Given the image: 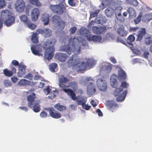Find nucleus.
Listing matches in <instances>:
<instances>
[{
  "label": "nucleus",
  "instance_id": "f257e3e1",
  "mask_svg": "<svg viewBox=\"0 0 152 152\" xmlns=\"http://www.w3.org/2000/svg\"><path fill=\"white\" fill-rule=\"evenodd\" d=\"M80 50L79 41L75 37L69 39L67 45H62L60 48V50L66 52L69 55L72 52H74L75 54L72 55L68 61L67 65L77 71H84L88 66L92 67L94 64V61L92 59H88L86 62L80 61V59L77 55L80 53Z\"/></svg>",
  "mask_w": 152,
  "mask_h": 152
},
{
  "label": "nucleus",
  "instance_id": "f03ea898",
  "mask_svg": "<svg viewBox=\"0 0 152 152\" xmlns=\"http://www.w3.org/2000/svg\"><path fill=\"white\" fill-rule=\"evenodd\" d=\"M58 82L59 87L68 96H70L71 98L75 99L74 98L75 97V94L71 89L68 88L70 87L73 89L76 88L77 86V83L75 82H71L69 83L67 86L66 84L69 82V80L63 75L59 79Z\"/></svg>",
  "mask_w": 152,
  "mask_h": 152
},
{
  "label": "nucleus",
  "instance_id": "7ed1b4c3",
  "mask_svg": "<svg viewBox=\"0 0 152 152\" xmlns=\"http://www.w3.org/2000/svg\"><path fill=\"white\" fill-rule=\"evenodd\" d=\"M56 42V39L51 38L43 44V48L45 50L44 57L48 60H51L54 55V53L55 51L54 45Z\"/></svg>",
  "mask_w": 152,
  "mask_h": 152
},
{
  "label": "nucleus",
  "instance_id": "20e7f679",
  "mask_svg": "<svg viewBox=\"0 0 152 152\" xmlns=\"http://www.w3.org/2000/svg\"><path fill=\"white\" fill-rule=\"evenodd\" d=\"M129 86L128 83L123 81L122 82L120 88H116L114 91L113 94L115 96H118L116 98L117 102H121L124 101L127 94V91L125 90L121 94L120 93L123 91V89H127Z\"/></svg>",
  "mask_w": 152,
  "mask_h": 152
},
{
  "label": "nucleus",
  "instance_id": "39448f33",
  "mask_svg": "<svg viewBox=\"0 0 152 152\" xmlns=\"http://www.w3.org/2000/svg\"><path fill=\"white\" fill-rule=\"evenodd\" d=\"M36 96L34 93H33L31 94L28 96L27 97V106L35 112L38 113L40 110V106L39 101L36 100Z\"/></svg>",
  "mask_w": 152,
  "mask_h": 152
},
{
  "label": "nucleus",
  "instance_id": "423d86ee",
  "mask_svg": "<svg viewBox=\"0 0 152 152\" xmlns=\"http://www.w3.org/2000/svg\"><path fill=\"white\" fill-rule=\"evenodd\" d=\"M50 7L53 12L58 15H62L66 9L65 5L62 3L56 5L50 4Z\"/></svg>",
  "mask_w": 152,
  "mask_h": 152
},
{
  "label": "nucleus",
  "instance_id": "0eeeda50",
  "mask_svg": "<svg viewBox=\"0 0 152 152\" xmlns=\"http://www.w3.org/2000/svg\"><path fill=\"white\" fill-rule=\"evenodd\" d=\"M52 21L53 22L56 23L59 29L61 30L64 29L65 26V22L62 20L60 17L58 15H54L52 17Z\"/></svg>",
  "mask_w": 152,
  "mask_h": 152
},
{
  "label": "nucleus",
  "instance_id": "6e6552de",
  "mask_svg": "<svg viewBox=\"0 0 152 152\" xmlns=\"http://www.w3.org/2000/svg\"><path fill=\"white\" fill-rule=\"evenodd\" d=\"M26 6L25 2L23 0H17L15 4L16 11L19 13L22 12L24 10Z\"/></svg>",
  "mask_w": 152,
  "mask_h": 152
},
{
  "label": "nucleus",
  "instance_id": "1a4fd4ad",
  "mask_svg": "<svg viewBox=\"0 0 152 152\" xmlns=\"http://www.w3.org/2000/svg\"><path fill=\"white\" fill-rule=\"evenodd\" d=\"M36 32L38 34H41L45 38L49 37L52 34L51 31L48 28L37 29L36 30Z\"/></svg>",
  "mask_w": 152,
  "mask_h": 152
},
{
  "label": "nucleus",
  "instance_id": "9d476101",
  "mask_svg": "<svg viewBox=\"0 0 152 152\" xmlns=\"http://www.w3.org/2000/svg\"><path fill=\"white\" fill-rule=\"evenodd\" d=\"M96 85L98 88L102 91H105L107 88L106 82L102 78L98 79L96 81Z\"/></svg>",
  "mask_w": 152,
  "mask_h": 152
},
{
  "label": "nucleus",
  "instance_id": "9b49d317",
  "mask_svg": "<svg viewBox=\"0 0 152 152\" xmlns=\"http://www.w3.org/2000/svg\"><path fill=\"white\" fill-rule=\"evenodd\" d=\"M47 110L49 112L50 116L53 118L58 119L61 117V113L55 110L53 107L49 108Z\"/></svg>",
  "mask_w": 152,
  "mask_h": 152
},
{
  "label": "nucleus",
  "instance_id": "f8f14e48",
  "mask_svg": "<svg viewBox=\"0 0 152 152\" xmlns=\"http://www.w3.org/2000/svg\"><path fill=\"white\" fill-rule=\"evenodd\" d=\"M75 99H72L74 100H76V102L77 103V105H81L82 107H83V105L85 104L87 102V100L86 98L84 97L83 96H76L75 95V97L74 98Z\"/></svg>",
  "mask_w": 152,
  "mask_h": 152
},
{
  "label": "nucleus",
  "instance_id": "ddd939ff",
  "mask_svg": "<svg viewBox=\"0 0 152 152\" xmlns=\"http://www.w3.org/2000/svg\"><path fill=\"white\" fill-rule=\"evenodd\" d=\"M31 50L34 55L39 56L42 55L40 53L42 51L41 46L39 45H34L31 47Z\"/></svg>",
  "mask_w": 152,
  "mask_h": 152
},
{
  "label": "nucleus",
  "instance_id": "4468645a",
  "mask_svg": "<svg viewBox=\"0 0 152 152\" xmlns=\"http://www.w3.org/2000/svg\"><path fill=\"white\" fill-rule=\"evenodd\" d=\"M86 37L89 41H93L96 42H99L102 39L101 37L98 35H93L91 36V34H89L86 35Z\"/></svg>",
  "mask_w": 152,
  "mask_h": 152
},
{
  "label": "nucleus",
  "instance_id": "2eb2a0df",
  "mask_svg": "<svg viewBox=\"0 0 152 152\" xmlns=\"http://www.w3.org/2000/svg\"><path fill=\"white\" fill-rule=\"evenodd\" d=\"M10 67L11 71L7 69H5L3 70L4 74L8 77H10L13 75L14 73H16V69L13 65H11Z\"/></svg>",
  "mask_w": 152,
  "mask_h": 152
},
{
  "label": "nucleus",
  "instance_id": "dca6fc26",
  "mask_svg": "<svg viewBox=\"0 0 152 152\" xmlns=\"http://www.w3.org/2000/svg\"><path fill=\"white\" fill-rule=\"evenodd\" d=\"M39 15V9L37 8H34L31 13V16L32 20L35 21L37 20L38 19Z\"/></svg>",
  "mask_w": 152,
  "mask_h": 152
},
{
  "label": "nucleus",
  "instance_id": "f3484780",
  "mask_svg": "<svg viewBox=\"0 0 152 152\" xmlns=\"http://www.w3.org/2000/svg\"><path fill=\"white\" fill-rule=\"evenodd\" d=\"M92 30L94 33L97 34H100L106 30V28L104 26H100L99 27L93 26L92 28Z\"/></svg>",
  "mask_w": 152,
  "mask_h": 152
},
{
  "label": "nucleus",
  "instance_id": "a211bd4d",
  "mask_svg": "<svg viewBox=\"0 0 152 152\" xmlns=\"http://www.w3.org/2000/svg\"><path fill=\"white\" fill-rule=\"evenodd\" d=\"M95 86L93 82H90L87 87V91L88 94L92 95L96 92Z\"/></svg>",
  "mask_w": 152,
  "mask_h": 152
},
{
  "label": "nucleus",
  "instance_id": "6ab92c4d",
  "mask_svg": "<svg viewBox=\"0 0 152 152\" xmlns=\"http://www.w3.org/2000/svg\"><path fill=\"white\" fill-rule=\"evenodd\" d=\"M4 21V24L7 26H10L12 25L15 22V18L12 15L6 18Z\"/></svg>",
  "mask_w": 152,
  "mask_h": 152
},
{
  "label": "nucleus",
  "instance_id": "aec40b11",
  "mask_svg": "<svg viewBox=\"0 0 152 152\" xmlns=\"http://www.w3.org/2000/svg\"><path fill=\"white\" fill-rule=\"evenodd\" d=\"M26 67V66L24 65H19L18 72L17 74L18 77H22L25 75L26 73L25 68Z\"/></svg>",
  "mask_w": 152,
  "mask_h": 152
},
{
  "label": "nucleus",
  "instance_id": "412c9836",
  "mask_svg": "<svg viewBox=\"0 0 152 152\" xmlns=\"http://www.w3.org/2000/svg\"><path fill=\"white\" fill-rule=\"evenodd\" d=\"M135 39V37L133 35H130L128 37L126 40L127 44L130 46V48L132 50H133L134 49L133 44L132 42H134Z\"/></svg>",
  "mask_w": 152,
  "mask_h": 152
},
{
  "label": "nucleus",
  "instance_id": "4be33fe9",
  "mask_svg": "<svg viewBox=\"0 0 152 152\" xmlns=\"http://www.w3.org/2000/svg\"><path fill=\"white\" fill-rule=\"evenodd\" d=\"M68 57V56L66 53H57L55 55V57L57 58L62 62L65 61Z\"/></svg>",
  "mask_w": 152,
  "mask_h": 152
},
{
  "label": "nucleus",
  "instance_id": "5701e85b",
  "mask_svg": "<svg viewBox=\"0 0 152 152\" xmlns=\"http://www.w3.org/2000/svg\"><path fill=\"white\" fill-rule=\"evenodd\" d=\"M146 33V32L145 29L144 28H141L140 30L138 32L136 40L138 41H141Z\"/></svg>",
  "mask_w": 152,
  "mask_h": 152
},
{
  "label": "nucleus",
  "instance_id": "b1692460",
  "mask_svg": "<svg viewBox=\"0 0 152 152\" xmlns=\"http://www.w3.org/2000/svg\"><path fill=\"white\" fill-rule=\"evenodd\" d=\"M110 82L111 86L113 88H116L118 86V83L117 80V75L113 74L110 78Z\"/></svg>",
  "mask_w": 152,
  "mask_h": 152
},
{
  "label": "nucleus",
  "instance_id": "393cba45",
  "mask_svg": "<svg viewBox=\"0 0 152 152\" xmlns=\"http://www.w3.org/2000/svg\"><path fill=\"white\" fill-rule=\"evenodd\" d=\"M118 33L121 37H125L127 35L128 32L125 29L124 27L122 25L118 29Z\"/></svg>",
  "mask_w": 152,
  "mask_h": 152
},
{
  "label": "nucleus",
  "instance_id": "a878e982",
  "mask_svg": "<svg viewBox=\"0 0 152 152\" xmlns=\"http://www.w3.org/2000/svg\"><path fill=\"white\" fill-rule=\"evenodd\" d=\"M107 105L108 109H110L112 112H113L114 110L111 109H113L114 110L117 106L116 102L113 100L108 101L107 102Z\"/></svg>",
  "mask_w": 152,
  "mask_h": 152
},
{
  "label": "nucleus",
  "instance_id": "bb28decb",
  "mask_svg": "<svg viewBox=\"0 0 152 152\" xmlns=\"http://www.w3.org/2000/svg\"><path fill=\"white\" fill-rule=\"evenodd\" d=\"M11 12L8 10H5L2 11L1 16L2 19L6 18L11 15Z\"/></svg>",
  "mask_w": 152,
  "mask_h": 152
},
{
  "label": "nucleus",
  "instance_id": "cd10ccee",
  "mask_svg": "<svg viewBox=\"0 0 152 152\" xmlns=\"http://www.w3.org/2000/svg\"><path fill=\"white\" fill-rule=\"evenodd\" d=\"M118 77L120 80H124L126 78V75L125 72L122 69H120L118 72Z\"/></svg>",
  "mask_w": 152,
  "mask_h": 152
},
{
  "label": "nucleus",
  "instance_id": "c85d7f7f",
  "mask_svg": "<svg viewBox=\"0 0 152 152\" xmlns=\"http://www.w3.org/2000/svg\"><path fill=\"white\" fill-rule=\"evenodd\" d=\"M41 20L44 22V25L48 24L49 20V15L47 13L43 14L42 15Z\"/></svg>",
  "mask_w": 152,
  "mask_h": 152
},
{
  "label": "nucleus",
  "instance_id": "c756f323",
  "mask_svg": "<svg viewBox=\"0 0 152 152\" xmlns=\"http://www.w3.org/2000/svg\"><path fill=\"white\" fill-rule=\"evenodd\" d=\"M127 12L129 15V17L131 18H135L136 15V13L134 9L132 7H129L127 10Z\"/></svg>",
  "mask_w": 152,
  "mask_h": 152
},
{
  "label": "nucleus",
  "instance_id": "7c9ffc66",
  "mask_svg": "<svg viewBox=\"0 0 152 152\" xmlns=\"http://www.w3.org/2000/svg\"><path fill=\"white\" fill-rule=\"evenodd\" d=\"M54 108L60 112H62L66 110V107L64 106L61 105L60 103H57L54 105Z\"/></svg>",
  "mask_w": 152,
  "mask_h": 152
},
{
  "label": "nucleus",
  "instance_id": "2f4dec72",
  "mask_svg": "<svg viewBox=\"0 0 152 152\" xmlns=\"http://www.w3.org/2000/svg\"><path fill=\"white\" fill-rule=\"evenodd\" d=\"M123 9V8L121 6H118L116 7L115 9V13L116 17L118 16H122L121 15V12Z\"/></svg>",
  "mask_w": 152,
  "mask_h": 152
},
{
  "label": "nucleus",
  "instance_id": "473e14b6",
  "mask_svg": "<svg viewBox=\"0 0 152 152\" xmlns=\"http://www.w3.org/2000/svg\"><path fill=\"white\" fill-rule=\"evenodd\" d=\"M145 44L147 45H149L152 44V35L147 37L144 39Z\"/></svg>",
  "mask_w": 152,
  "mask_h": 152
},
{
  "label": "nucleus",
  "instance_id": "72a5a7b5",
  "mask_svg": "<svg viewBox=\"0 0 152 152\" xmlns=\"http://www.w3.org/2000/svg\"><path fill=\"white\" fill-rule=\"evenodd\" d=\"M30 83V81L25 79H21L18 82V85L20 86L29 85Z\"/></svg>",
  "mask_w": 152,
  "mask_h": 152
},
{
  "label": "nucleus",
  "instance_id": "f704fd0d",
  "mask_svg": "<svg viewBox=\"0 0 152 152\" xmlns=\"http://www.w3.org/2000/svg\"><path fill=\"white\" fill-rule=\"evenodd\" d=\"M20 18L21 21L23 22L26 25L30 20L27 16L25 15H21Z\"/></svg>",
  "mask_w": 152,
  "mask_h": 152
},
{
  "label": "nucleus",
  "instance_id": "c9c22d12",
  "mask_svg": "<svg viewBox=\"0 0 152 152\" xmlns=\"http://www.w3.org/2000/svg\"><path fill=\"white\" fill-rule=\"evenodd\" d=\"M38 33L36 32V33H34L31 37V40L33 43L37 44L38 42V39L37 36Z\"/></svg>",
  "mask_w": 152,
  "mask_h": 152
},
{
  "label": "nucleus",
  "instance_id": "e433bc0d",
  "mask_svg": "<svg viewBox=\"0 0 152 152\" xmlns=\"http://www.w3.org/2000/svg\"><path fill=\"white\" fill-rule=\"evenodd\" d=\"M25 25H26L28 28L31 30L34 29L37 27V26L31 23L29 20Z\"/></svg>",
  "mask_w": 152,
  "mask_h": 152
},
{
  "label": "nucleus",
  "instance_id": "4c0bfd02",
  "mask_svg": "<svg viewBox=\"0 0 152 152\" xmlns=\"http://www.w3.org/2000/svg\"><path fill=\"white\" fill-rule=\"evenodd\" d=\"M105 13L107 16L109 17L112 16L113 14L112 10L110 8H107L105 10Z\"/></svg>",
  "mask_w": 152,
  "mask_h": 152
},
{
  "label": "nucleus",
  "instance_id": "58836bf2",
  "mask_svg": "<svg viewBox=\"0 0 152 152\" xmlns=\"http://www.w3.org/2000/svg\"><path fill=\"white\" fill-rule=\"evenodd\" d=\"M29 1L31 4L37 7L40 6L41 5V3L38 0H29Z\"/></svg>",
  "mask_w": 152,
  "mask_h": 152
},
{
  "label": "nucleus",
  "instance_id": "ea45409f",
  "mask_svg": "<svg viewBox=\"0 0 152 152\" xmlns=\"http://www.w3.org/2000/svg\"><path fill=\"white\" fill-rule=\"evenodd\" d=\"M57 66V64L56 63H53L50 65L49 68L50 70L53 72H55V69Z\"/></svg>",
  "mask_w": 152,
  "mask_h": 152
},
{
  "label": "nucleus",
  "instance_id": "a19ab883",
  "mask_svg": "<svg viewBox=\"0 0 152 152\" xmlns=\"http://www.w3.org/2000/svg\"><path fill=\"white\" fill-rule=\"evenodd\" d=\"M57 93V92L56 91H54L50 93L48 97L51 99H53L56 96Z\"/></svg>",
  "mask_w": 152,
  "mask_h": 152
},
{
  "label": "nucleus",
  "instance_id": "79ce46f5",
  "mask_svg": "<svg viewBox=\"0 0 152 152\" xmlns=\"http://www.w3.org/2000/svg\"><path fill=\"white\" fill-rule=\"evenodd\" d=\"M4 85L6 87H9L12 85V83L8 80H5L4 81Z\"/></svg>",
  "mask_w": 152,
  "mask_h": 152
},
{
  "label": "nucleus",
  "instance_id": "37998d69",
  "mask_svg": "<svg viewBox=\"0 0 152 152\" xmlns=\"http://www.w3.org/2000/svg\"><path fill=\"white\" fill-rule=\"evenodd\" d=\"M51 89L50 88L49 86H47L44 89L43 91L44 93L47 95L50 93L51 91Z\"/></svg>",
  "mask_w": 152,
  "mask_h": 152
},
{
  "label": "nucleus",
  "instance_id": "c03bdc74",
  "mask_svg": "<svg viewBox=\"0 0 152 152\" xmlns=\"http://www.w3.org/2000/svg\"><path fill=\"white\" fill-rule=\"evenodd\" d=\"M6 5V3L4 0H0V9H2Z\"/></svg>",
  "mask_w": 152,
  "mask_h": 152
},
{
  "label": "nucleus",
  "instance_id": "a18cd8bd",
  "mask_svg": "<svg viewBox=\"0 0 152 152\" xmlns=\"http://www.w3.org/2000/svg\"><path fill=\"white\" fill-rule=\"evenodd\" d=\"M115 0H105V2L107 5L110 6L113 4H115Z\"/></svg>",
  "mask_w": 152,
  "mask_h": 152
},
{
  "label": "nucleus",
  "instance_id": "49530a36",
  "mask_svg": "<svg viewBox=\"0 0 152 152\" xmlns=\"http://www.w3.org/2000/svg\"><path fill=\"white\" fill-rule=\"evenodd\" d=\"M129 2L131 4L134 6H137L138 4L137 0H129Z\"/></svg>",
  "mask_w": 152,
  "mask_h": 152
},
{
  "label": "nucleus",
  "instance_id": "de8ad7c7",
  "mask_svg": "<svg viewBox=\"0 0 152 152\" xmlns=\"http://www.w3.org/2000/svg\"><path fill=\"white\" fill-rule=\"evenodd\" d=\"M112 65L111 64H109L106 66L105 67V70H107L108 72H110L112 69Z\"/></svg>",
  "mask_w": 152,
  "mask_h": 152
},
{
  "label": "nucleus",
  "instance_id": "09e8293b",
  "mask_svg": "<svg viewBox=\"0 0 152 152\" xmlns=\"http://www.w3.org/2000/svg\"><path fill=\"white\" fill-rule=\"evenodd\" d=\"M40 115L41 117L42 118H45L47 117L48 114L46 112L43 111L40 113Z\"/></svg>",
  "mask_w": 152,
  "mask_h": 152
},
{
  "label": "nucleus",
  "instance_id": "8fccbe9b",
  "mask_svg": "<svg viewBox=\"0 0 152 152\" xmlns=\"http://www.w3.org/2000/svg\"><path fill=\"white\" fill-rule=\"evenodd\" d=\"M141 20V17L140 16H138L137 18H136L134 20V21L136 24L139 23Z\"/></svg>",
  "mask_w": 152,
  "mask_h": 152
},
{
  "label": "nucleus",
  "instance_id": "3c124183",
  "mask_svg": "<svg viewBox=\"0 0 152 152\" xmlns=\"http://www.w3.org/2000/svg\"><path fill=\"white\" fill-rule=\"evenodd\" d=\"M77 30V28L76 27H73L70 29V31L71 34H74L75 32Z\"/></svg>",
  "mask_w": 152,
  "mask_h": 152
},
{
  "label": "nucleus",
  "instance_id": "603ef678",
  "mask_svg": "<svg viewBox=\"0 0 152 152\" xmlns=\"http://www.w3.org/2000/svg\"><path fill=\"white\" fill-rule=\"evenodd\" d=\"M99 10H96L94 12L92 13L91 15L92 17H95L97 16V15L99 12Z\"/></svg>",
  "mask_w": 152,
  "mask_h": 152
},
{
  "label": "nucleus",
  "instance_id": "864d4df0",
  "mask_svg": "<svg viewBox=\"0 0 152 152\" xmlns=\"http://www.w3.org/2000/svg\"><path fill=\"white\" fill-rule=\"evenodd\" d=\"M24 78H26L27 79H29L30 80H31L32 79L33 77L31 73H29L24 77Z\"/></svg>",
  "mask_w": 152,
  "mask_h": 152
},
{
  "label": "nucleus",
  "instance_id": "5fc2aeb1",
  "mask_svg": "<svg viewBox=\"0 0 152 152\" xmlns=\"http://www.w3.org/2000/svg\"><path fill=\"white\" fill-rule=\"evenodd\" d=\"M83 106V107H82V108L87 110H89L91 107V106L86 104H84Z\"/></svg>",
  "mask_w": 152,
  "mask_h": 152
},
{
  "label": "nucleus",
  "instance_id": "6e6d98bb",
  "mask_svg": "<svg viewBox=\"0 0 152 152\" xmlns=\"http://www.w3.org/2000/svg\"><path fill=\"white\" fill-rule=\"evenodd\" d=\"M74 0H68L69 4L72 6H74L75 5V3L74 2Z\"/></svg>",
  "mask_w": 152,
  "mask_h": 152
},
{
  "label": "nucleus",
  "instance_id": "4d7b16f0",
  "mask_svg": "<svg viewBox=\"0 0 152 152\" xmlns=\"http://www.w3.org/2000/svg\"><path fill=\"white\" fill-rule=\"evenodd\" d=\"M12 64L13 65H14L15 66H19V65H20V64H19L18 62L16 60H13L12 62Z\"/></svg>",
  "mask_w": 152,
  "mask_h": 152
},
{
  "label": "nucleus",
  "instance_id": "13d9d810",
  "mask_svg": "<svg viewBox=\"0 0 152 152\" xmlns=\"http://www.w3.org/2000/svg\"><path fill=\"white\" fill-rule=\"evenodd\" d=\"M117 41L118 42H121L124 44L126 43L125 41L124 40L122 39L120 37H118L117 38Z\"/></svg>",
  "mask_w": 152,
  "mask_h": 152
},
{
  "label": "nucleus",
  "instance_id": "bf43d9fd",
  "mask_svg": "<svg viewBox=\"0 0 152 152\" xmlns=\"http://www.w3.org/2000/svg\"><path fill=\"white\" fill-rule=\"evenodd\" d=\"M103 20H104V19L103 18H100L99 20H98L99 23L101 24H103L105 23L106 22V20H105L104 21H103Z\"/></svg>",
  "mask_w": 152,
  "mask_h": 152
},
{
  "label": "nucleus",
  "instance_id": "052dcab7",
  "mask_svg": "<svg viewBox=\"0 0 152 152\" xmlns=\"http://www.w3.org/2000/svg\"><path fill=\"white\" fill-rule=\"evenodd\" d=\"M110 61L113 64L117 63V61L116 59L114 57H111L110 58Z\"/></svg>",
  "mask_w": 152,
  "mask_h": 152
},
{
  "label": "nucleus",
  "instance_id": "680f3d73",
  "mask_svg": "<svg viewBox=\"0 0 152 152\" xmlns=\"http://www.w3.org/2000/svg\"><path fill=\"white\" fill-rule=\"evenodd\" d=\"M96 112L98 113V115L99 116H103V114L101 110L99 109H97Z\"/></svg>",
  "mask_w": 152,
  "mask_h": 152
},
{
  "label": "nucleus",
  "instance_id": "e2e57ef3",
  "mask_svg": "<svg viewBox=\"0 0 152 152\" xmlns=\"http://www.w3.org/2000/svg\"><path fill=\"white\" fill-rule=\"evenodd\" d=\"M95 23V21L94 20H92L89 23L88 25V27H91V26L94 25Z\"/></svg>",
  "mask_w": 152,
  "mask_h": 152
},
{
  "label": "nucleus",
  "instance_id": "0e129e2a",
  "mask_svg": "<svg viewBox=\"0 0 152 152\" xmlns=\"http://www.w3.org/2000/svg\"><path fill=\"white\" fill-rule=\"evenodd\" d=\"M11 79L12 81L14 83H15L18 80V79L16 77H12Z\"/></svg>",
  "mask_w": 152,
  "mask_h": 152
},
{
  "label": "nucleus",
  "instance_id": "69168bd1",
  "mask_svg": "<svg viewBox=\"0 0 152 152\" xmlns=\"http://www.w3.org/2000/svg\"><path fill=\"white\" fill-rule=\"evenodd\" d=\"M19 108L21 110H23L26 112H27L28 111V109L27 107L25 106L20 107H19Z\"/></svg>",
  "mask_w": 152,
  "mask_h": 152
},
{
  "label": "nucleus",
  "instance_id": "338daca9",
  "mask_svg": "<svg viewBox=\"0 0 152 152\" xmlns=\"http://www.w3.org/2000/svg\"><path fill=\"white\" fill-rule=\"evenodd\" d=\"M139 28L138 27H131L130 28V30L131 31H135L136 30H138Z\"/></svg>",
  "mask_w": 152,
  "mask_h": 152
},
{
  "label": "nucleus",
  "instance_id": "774afa93",
  "mask_svg": "<svg viewBox=\"0 0 152 152\" xmlns=\"http://www.w3.org/2000/svg\"><path fill=\"white\" fill-rule=\"evenodd\" d=\"M90 103L94 107H95L96 106V104L95 102L93 100H92L91 102Z\"/></svg>",
  "mask_w": 152,
  "mask_h": 152
}]
</instances>
